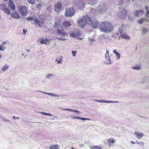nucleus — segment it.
<instances>
[{"instance_id": "obj_11", "label": "nucleus", "mask_w": 149, "mask_h": 149, "mask_svg": "<svg viewBox=\"0 0 149 149\" xmlns=\"http://www.w3.org/2000/svg\"><path fill=\"white\" fill-rule=\"evenodd\" d=\"M37 91L39 92L40 93H42L44 94H47L49 95L52 96H54L56 97H58L60 96H62V95H59L57 94H55L51 93H48L45 92H44L41 91Z\"/></svg>"}, {"instance_id": "obj_48", "label": "nucleus", "mask_w": 149, "mask_h": 149, "mask_svg": "<svg viewBox=\"0 0 149 149\" xmlns=\"http://www.w3.org/2000/svg\"><path fill=\"white\" fill-rule=\"evenodd\" d=\"M112 135H113V136H118V137H119L120 136V134H116L115 133H112Z\"/></svg>"}, {"instance_id": "obj_23", "label": "nucleus", "mask_w": 149, "mask_h": 149, "mask_svg": "<svg viewBox=\"0 0 149 149\" xmlns=\"http://www.w3.org/2000/svg\"><path fill=\"white\" fill-rule=\"evenodd\" d=\"M62 57L61 56L59 58H57L55 59V61L57 62V63L58 64H60L62 63Z\"/></svg>"}, {"instance_id": "obj_36", "label": "nucleus", "mask_w": 149, "mask_h": 149, "mask_svg": "<svg viewBox=\"0 0 149 149\" xmlns=\"http://www.w3.org/2000/svg\"><path fill=\"white\" fill-rule=\"evenodd\" d=\"M136 143L137 144H139L140 146H143L144 145V143L143 142H139L137 141H136Z\"/></svg>"}, {"instance_id": "obj_34", "label": "nucleus", "mask_w": 149, "mask_h": 149, "mask_svg": "<svg viewBox=\"0 0 149 149\" xmlns=\"http://www.w3.org/2000/svg\"><path fill=\"white\" fill-rule=\"evenodd\" d=\"M27 2L29 3L34 4L35 3L36 0H27Z\"/></svg>"}, {"instance_id": "obj_4", "label": "nucleus", "mask_w": 149, "mask_h": 149, "mask_svg": "<svg viewBox=\"0 0 149 149\" xmlns=\"http://www.w3.org/2000/svg\"><path fill=\"white\" fill-rule=\"evenodd\" d=\"M58 35H59L60 38H57V39L59 40H62L63 41L65 40L66 39L64 37L66 34L65 31L62 29H58L56 31Z\"/></svg>"}, {"instance_id": "obj_30", "label": "nucleus", "mask_w": 149, "mask_h": 149, "mask_svg": "<svg viewBox=\"0 0 149 149\" xmlns=\"http://www.w3.org/2000/svg\"><path fill=\"white\" fill-rule=\"evenodd\" d=\"M90 148L91 149H101V147L100 146H90Z\"/></svg>"}, {"instance_id": "obj_53", "label": "nucleus", "mask_w": 149, "mask_h": 149, "mask_svg": "<svg viewBox=\"0 0 149 149\" xmlns=\"http://www.w3.org/2000/svg\"><path fill=\"white\" fill-rule=\"evenodd\" d=\"M23 31L24 33V34H25V33H26V31H25L24 29H23Z\"/></svg>"}, {"instance_id": "obj_42", "label": "nucleus", "mask_w": 149, "mask_h": 149, "mask_svg": "<svg viewBox=\"0 0 149 149\" xmlns=\"http://www.w3.org/2000/svg\"><path fill=\"white\" fill-rule=\"evenodd\" d=\"M40 113L41 114L45 115H48V116H52V115L51 114H50L48 113H45V112H40Z\"/></svg>"}, {"instance_id": "obj_8", "label": "nucleus", "mask_w": 149, "mask_h": 149, "mask_svg": "<svg viewBox=\"0 0 149 149\" xmlns=\"http://www.w3.org/2000/svg\"><path fill=\"white\" fill-rule=\"evenodd\" d=\"M127 14V12L124 8H120V13L118 14L119 17L121 19L124 18Z\"/></svg>"}, {"instance_id": "obj_60", "label": "nucleus", "mask_w": 149, "mask_h": 149, "mask_svg": "<svg viewBox=\"0 0 149 149\" xmlns=\"http://www.w3.org/2000/svg\"><path fill=\"white\" fill-rule=\"evenodd\" d=\"M46 40H48L47 39H46V40H45V41H46Z\"/></svg>"}, {"instance_id": "obj_55", "label": "nucleus", "mask_w": 149, "mask_h": 149, "mask_svg": "<svg viewBox=\"0 0 149 149\" xmlns=\"http://www.w3.org/2000/svg\"><path fill=\"white\" fill-rule=\"evenodd\" d=\"M5 120L6 122H8L9 121H10V120H8V119H7V120Z\"/></svg>"}, {"instance_id": "obj_25", "label": "nucleus", "mask_w": 149, "mask_h": 149, "mask_svg": "<svg viewBox=\"0 0 149 149\" xmlns=\"http://www.w3.org/2000/svg\"><path fill=\"white\" fill-rule=\"evenodd\" d=\"M104 63L107 65H109L111 63L110 58H109V60L105 58V60L104 62Z\"/></svg>"}, {"instance_id": "obj_15", "label": "nucleus", "mask_w": 149, "mask_h": 149, "mask_svg": "<svg viewBox=\"0 0 149 149\" xmlns=\"http://www.w3.org/2000/svg\"><path fill=\"white\" fill-rule=\"evenodd\" d=\"M120 36L122 38H124L126 40H128L130 38V37L127 34L125 33H123L121 34Z\"/></svg>"}, {"instance_id": "obj_10", "label": "nucleus", "mask_w": 149, "mask_h": 149, "mask_svg": "<svg viewBox=\"0 0 149 149\" xmlns=\"http://www.w3.org/2000/svg\"><path fill=\"white\" fill-rule=\"evenodd\" d=\"M62 8L61 3L59 2L56 3L55 5V10L56 12H59Z\"/></svg>"}, {"instance_id": "obj_33", "label": "nucleus", "mask_w": 149, "mask_h": 149, "mask_svg": "<svg viewBox=\"0 0 149 149\" xmlns=\"http://www.w3.org/2000/svg\"><path fill=\"white\" fill-rule=\"evenodd\" d=\"M104 102L106 103H117L118 102L113 101H104Z\"/></svg>"}, {"instance_id": "obj_56", "label": "nucleus", "mask_w": 149, "mask_h": 149, "mask_svg": "<svg viewBox=\"0 0 149 149\" xmlns=\"http://www.w3.org/2000/svg\"><path fill=\"white\" fill-rule=\"evenodd\" d=\"M89 40H94V39H89Z\"/></svg>"}, {"instance_id": "obj_9", "label": "nucleus", "mask_w": 149, "mask_h": 149, "mask_svg": "<svg viewBox=\"0 0 149 149\" xmlns=\"http://www.w3.org/2000/svg\"><path fill=\"white\" fill-rule=\"evenodd\" d=\"M20 13L23 16H26L27 14V9L25 6H23L20 8Z\"/></svg>"}, {"instance_id": "obj_59", "label": "nucleus", "mask_w": 149, "mask_h": 149, "mask_svg": "<svg viewBox=\"0 0 149 149\" xmlns=\"http://www.w3.org/2000/svg\"><path fill=\"white\" fill-rule=\"evenodd\" d=\"M2 57V56L1 55H0V58Z\"/></svg>"}, {"instance_id": "obj_6", "label": "nucleus", "mask_w": 149, "mask_h": 149, "mask_svg": "<svg viewBox=\"0 0 149 149\" xmlns=\"http://www.w3.org/2000/svg\"><path fill=\"white\" fill-rule=\"evenodd\" d=\"M74 13V10L72 8H70L67 9L65 12V16L66 17H71L73 16Z\"/></svg>"}, {"instance_id": "obj_58", "label": "nucleus", "mask_w": 149, "mask_h": 149, "mask_svg": "<svg viewBox=\"0 0 149 149\" xmlns=\"http://www.w3.org/2000/svg\"><path fill=\"white\" fill-rule=\"evenodd\" d=\"M27 52H30V51H29V49H27Z\"/></svg>"}, {"instance_id": "obj_5", "label": "nucleus", "mask_w": 149, "mask_h": 149, "mask_svg": "<svg viewBox=\"0 0 149 149\" xmlns=\"http://www.w3.org/2000/svg\"><path fill=\"white\" fill-rule=\"evenodd\" d=\"M98 22L95 19L92 20L89 17L88 20V24L91 25L93 28H96L98 26Z\"/></svg>"}, {"instance_id": "obj_29", "label": "nucleus", "mask_w": 149, "mask_h": 149, "mask_svg": "<svg viewBox=\"0 0 149 149\" xmlns=\"http://www.w3.org/2000/svg\"><path fill=\"white\" fill-rule=\"evenodd\" d=\"M109 53L108 50L106 51V53L105 55V58L109 60Z\"/></svg>"}, {"instance_id": "obj_3", "label": "nucleus", "mask_w": 149, "mask_h": 149, "mask_svg": "<svg viewBox=\"0 0 149 149\" xmlns=\"http://www.w3.org/2000/svg\"><path fill=\"white\" fill-rule=\"evenodd\" d=\"M89 17L88 16H83L81 19L78 20L77 21L78 26L82 28H84L87 24L88 23Z\"/></svg>"}, {"instance_id": "obj_37", "label": "nucleus", "mask_w": 149, "mask_h": 149, "mask_svg": "<svg viewBox=\"0 0 149 149\" xmlns=\"http://www.w3.org/2000/svg\"><path fill=\"white\" fill-rule=\"evenodd\" d=\"M132 68L134 70H138L141 69L140 66H139L133 67Z\"/></svg>"}, {"instance_id": "obj_21", "label": "nucleus", "mask_w": 149, "mask_h": 149, "mask_svg": "<svg viewBox=\"0 0 149 149\" xmlns=\"http://www.w3.org/2000/svg\"><path fill=\"white\" fill-rule=\"evenodd\" d=\"M144 21L148 22L149 20L148 19H147L145 18H143L139 20L138 21V22L139 24H141Z\"/></svg>"}, {"instance_id": "obj_19", "label": "nucleus", "mask_w": 149, "mask_h": 149, "mask_svg": "<svg viewBox=\"0 0 149 149\" xmlns=\"http://www.w3.org/2000/svg\"><path fill=\"white\" fill-rule=\"evenodd\" d=\"M134 134H135L136 137L139 139L141 138L143 136V134L142 133H139L136 132H134Z\"/></svg>"}, {"instance_id": "obj_14", "label": "nucleus", "mask_w": 149, "mask_h": 149, "mask_svg": "<svg viewBox=\"0 0 149 149\" xmlns=\"http://www.w3.org/2000/svg\"><path fill=\"white\" fill-rule=\"evenodd\" d=\"M79 3L77 4V7L79 8H83L85 3H84L83 1L81 0H79Z\"/></svg>"}, {"instance_id": "obj_13", "label": "nucleus", "mask_w": 149, "mask_h": 149, "mask_svg": "<svg viewBox=\"0 0 149 149\" xmlns=\"http://www.w3.org/2000/svg\"><path fill=\"white\" fill-rule=\"evenodd\" d=\"M144 13V11L143 10H136L134 11V14L135 16L138 17L139 16H141Z\"/></svg>"}, {"instance_id": "obj_31", "label": "nucleus", "mask_w": 149, "mask_h": 149, "mask_svg": "<svg viewBox=\"0 0 149 149\" xmlns=\"http://www.w3.org/2000/svg\"><path fill=\"white\" fill-rule=\"evenodd\" d=\"M145 8L147 11L146 13V16L147 17H149V10H148V8L147 6H145Z\"/></svg>"}, {"instance_id": "obj_24", "label": "nucleus", "mask_w": 149, "mask_h": 149, "mask_svg": "<svg viewBox=\"0 0 149 149\" xmlns=\"http://www.w3.org/2000/svg\"><path fill=\"white\" fill-rule=\"evenodd\" d=\"M107 142H108L109 144L110 143H114L116 140L110 138L107 140Z\"/></svg>"}, {"instance_id": "obj_44", "label": "nucleus", "mask_w": 149, "mask_h": 149, "mask_svg": "<svg viewBox=\"0 0 149 149\" xmlns=\"http://www.w3.org/2000/svg\"><path fill=\"white\" fill-rule=\"evenodd\" d=\"M36 6L37 8L38 9H41V7L42 6V5H41V4L40 3L38 4H37Z\"/></svg>"}, {"instance_id": "obj_54", "label": "nucleus", "mask_w": 149, "mask_h": 149, "mask_svg": "<svg viewBox=\"0 0 149 149\" xmlns=\"http://www.w3.org/2000/svg\"><path fill=\"white\" fill-rule=\"evenodd\" d=\"M131 143L132 144H135V142L133 141H131Z\"/></svg>"}, {"instance_id": "obj_2", "label": "nucleus", "mask_w": 149, "mask_h": 149, "mask_svg": "<svg viewBox=\"0 0 149 149\" xmlns=\"http://www.w3.org/2000/svg\"><path fill=\"white\" fill-rule=\"evenodd\" d=\"M26 19L27 20H33L34 24L37 25L39 27H42L45 20L44 18L40 15L38 18L36 17H27Z\"/></svg>"}, {"instance_id": "obj_1", "label": "nucleus", "mask_w": 149, "mask_h": 149, "mask_svg": "<svg viewBox=\"0 0 149 149\" xmlns=\"http://www.w3.org/2000/svg\"><path fill=\"white\" fill-rule=\"evenodd\" d=\"M99 27L100 31L103 33H108L113 31V26L108 22H101Z\"/></svg>"}, {"instance_id": "obj_35", "label": "nucleus", "mask_w": 149, "mask_h": 149, "mask_svg": "<svg viewBox=\"0 0 149 149\" xmlns=\"http://www.w3.org/2000/svg\"><path fill=\"white\" fill-rule=\"evenodd\" d=\"M148 29L145 28H143L142 29V33L143 34L146 33L148 31Z\"/></svg>"}, {"instance_id": "obj_62", "label": "nucleus", "mask_w": 149, "mask_h": 149, "mask_svg": "<svg viewBox=\"0 0 149 149\" xmlns=\"http://www.w3.org/2000/svg\"><path fill=\"white\" fill-rule=\"evenodd\" d=\"M116 35H118L119 34H118V33H116Z\"/></svg>"}, {"instance_id": "obj_39", "label": "nucleus", "mask_w": 149, "mask_h": 149, "mask_svg": "<svg viewBox=\"0 0 149 149\" xmlns=\"http://www.w3.org/2000/svg\"><path fill=\"white\" fill-rule=\"evenodd\" d=\"M116 56V58L117 60H119L120 59V54L118 53L116 54H115Z\"/></svg>"}, {"instance_id": "obj_17", "label": "nucleus", "mask_w": 149, "mask_h": 149, "mask_svg": "<svg viewBox=\"0 0 149 149\" xmlns=\"http://www.w3.org/2000/svg\"><path fill=\"white\" fill-rule=\"evenodd\" d=\"M62 109L65 110H67L72 112H75V113L77 114H79L81 113L80 111L77 110H74L69 109H63V108H62Z\"/></svg>"}, {"instance_id": "obj_61", "label": "nucleus", "mask_w": 149, "mask_h": 149, "mask_svg": "<svg viewBox=\"0 0 149 149\" xmlns=\"http://www.w3.org/2000/svg\"><path fill=\"white\" fill-rule=\"evenodd\" d=\"M72 149H74V148H73L72 147Z\"/></svg>"}, {"instance_id": "obj_43", "label": "nucleus", "mask_w": 149, "mask_h": 149, "mask_svg": "<svg viewBox=\"0 0 149 149\" xmlns=\"http://www.w3.org/2000/svg\"><path fill=\"white\" fill-rule=\"evenodd\" d=\"M118 31L120 33V35L122 34L123 30L122 27L118 28Z\"/></svg>"}, {"instance_id": "obj_57", "label": "nucleus", "mask_w": 149, "mask_h": 149, "mask_svg": "<svg viewBox=\"0 0 149 149\" xmlns=\"http://www.w3.org/2000/svg\"><path fill=\"white\" fill-rule=\"evenodd\" d=\"M13 118L14 119H16V118H15V116H13Z\"/></svg>"}, {"instance_id": "obj_45", "label": "nucleus", "mask_w": 149, "mask_h": 149, "mask_svg": "<svg viewBox=\"0 0 149 149\" xmlns=\"http://www.w3.org/2000/svg\"><path fill=\"white\" fill-rule=\"evenodd\" d=\"M71 117L75 119H79V117L77 116H71Z\"/></svg>"}, {"instance_id": "obj_27", "label": "nucleus", "mask_w": 149, "mask_h": 149, "mask_svg": "<svg viewBox=\"0 0 149 149\" xmlns=\"http://www.w3.org/2000/svg\"><path fill=\"white\" fill-rule=\"evenodd\" d=\"M8 65L5 64L2 68L1 70L3 72L5 71L8 68Z\"/></svg>"}, {"instance_id": "obj_7", "label": "nucleus", "mask_w": 149, "mask_h": 149, "mask_svg": "<svg viewBox=\"0 0 149 149\" xmlns=\"http://www.w3.org/2000/svg\"><path fill=\"white\" fill-rule=\"evenodd\" d=\"M0 9L8 15L10 14V11L8 8H6L5 4L1 3L0 4Z\"/></svg>"}, {"instance_id": "obj_32", "label": "nucleus", "mask_w": 149, "mask_h": 149, "mask_svg": "<svg viewBox=\"0 0 149 149\" xmlns=\"http://www.w3.org/2000/svg\"><path fill=\"white\" fill-rule=\"evenodd\" d=\"M40 42L42 44H45L46 45H47V44H49V42L47 43L45 41H44V40L42 39H41L40 40Z\"/></svg>"}, {"instance_id": "obj_52", "label": "nucleus", "mask_w": 149, "mask_h": 149, "mask_svg": "<svg viewBox=\"0 0 149 149\" xmlns=\"http://www.w3.org/2000/svg\"><path fill=\"white\" fill-rule=\"evenodd\" d=\"M7 43V42H3L2 44V46L3 47H5L4 45Z\"/></svg>"}, {"instance_id": "obj_40", "label": "nucleus", "mask_w": 149, "mask_h": 149, "mask_svg": "<svg viewBox=\"0 0 149 149\" xmlns=\"http://www.w3.org/2000/svg\"><path fill=\"white\" fill-rule=\"evenodd\" d=\"M5 48L6 47H3L2 45H0V51H3Z\"/></svg>"}, {"instance_id": "obj_51", "label": "nucleus", "mask_w": 149, "mask_h": 149, "mask_svg": "<svg viewBox=\"0 0 149 149\" xmlns=\"http://www.w3.org/2000/svg\"><path fill=\"white\" fill-rule=\"evenodd\" d=\"M95 100L97 102H104V101H102L101 100Z\"/></svg>"}, {"instance_id": "obj_20", "label": "nucleus", "mask_w": 149, "mask_h": 149, "mask_svg": "<svg viewBox=\"0 0 149 149\" xmlns=\"http://www.w3.org/2000/svg\"><path fill=\"white\" fill-rule=\"evenodd\" d=\"M63 24L65 27H68L71 26V24L67 21H64L63 23Z\"/></svg>"}, {"instance_id": "obj_47", "label": "nucleus", "mask_w": 149, "mask_h": 149, "mask_svg": "<svg viewBox=\"0 0 149 149\" xmlns=\"http://www.w3.org/2000/svg\"><path fill=\"white\" fill-rule=\"evenodd\" d=\"M79 119H81V120H90V119H88V118H81V117H79Z\"/></svg>"}, {"instance_id": "obj_18", "label": "nucleus", "mask_w": 149, "mask_h": 149, "mask_svg": "<svg viewBox=\"0 0 149 149\" xmlns=\"http://www.w3.org/2000/svg\"><path fill=\"white\" fill-rule=\"evenodd\" d=\"M12 18H15L16 19H18L19 18V17L18 14L16 12H14L12 13L11 14Z\"/></svg>"}, {"instance_id": "obj_28", "label": "nucleus", "mask_w": 149, "mask_h": 149, "mask_svg": "<svg viewBox=\"0 0 149 149\" xmlns=\"http://www.w3.org/2000/svg\"><path fill=\"white\" fill-rule=\"evenodd\" d=\"M61 25L60 22L58 21H56L54 22V26L56 28H58Z\"/></svg>"}, {"instance_id": "obj_12", "label": "nucleus", "mask_w": 149, "mask_h": 149, "mask_svg": "<svg viewBox=\"0 0 149 149\" xmlns=\"http://www.w3.org/2000/svg\"><path fill=\"white\" fill-rule=\"evenodd\" d=\"M106 9V6L104 5H100L97 7V9L98 10V12L100 13H102V12L104 11Z\"/></svg>"}, {"instance_id": "obj_64", "label": "nucleus", "mask_w": 149, "mask_h": 149, "mask_svg": "<svg viewBox=\"0 0 149 149\" xmlns=\"http://www.w3.org/2000/svg\"><path fill=\"white\" fill-rule=\"evenodd\" d=\"M22 55H23V54H22Z\"/></svg>"}, {"instance_id": "obj_49", "label": "nucleus", "mask_w": 149, "mask_h": 149, "mask_svg": "<svg viewBox=\"0 0 149 149\" xmlns=\"http://www.w3.org/2000/svg\"><path fill=\"white\" fill-rule=\"evenodd\" d=\"M52 9V7L51 6H49L47 7V9L48 10L50 11Z\"/></svg>"}, {"instance_id": "obj_22", "label": "nucleus", "mask_w": 149, "mask_h": 149, "mask_svg": "<svg viewBox=\"0 0 149 149\" xmlns=\"http://www.w3.org/2000/svg\"><path fill=\"white\" fill-rule=\"evenodd\" d=\"M89 4H91L92 5H94L95 4V2L94 1H93L92 0H84Z\"/></svg>"}, {"instance_id": "obj_41", "label": "nucleus", "mask_w": 149, "mask_h": 149, "mask_svg": "<svg viewBox=\"0 0 149 149\" xmlns=\"http://www.w3.org/2000/svg\"><path fill=\"white\" fill-rule=\"evenodd\" d=\"M70 35L71 37L73 38H75L77 37V35L75 34H74L73 32L70 33Z\"/></svg>"}, {"instance_id": "obj_16", "label": "nucleus", "mask_w": 149, "mask_h": 149, "mask_svg": "<svg viewBox=\"0 0 149 149\" xmlns=\"http://www.w3.org/2000/svg\"><path fill=\"white\" fill-rule=\"evenodd\" d=\"M8 6L12 10H15V6L13 2L12 1H9V4L8 5Z\"/></svg>"}, {"instance_id": "obj_26", "label": "nucleus", "mask_w": 149, "mask_h": 149, "mask_svg": "<svg viewBox=\"0 0 149 149\" xmlns=\"http://www.w3.org/2000/svg\"><path fill=\"white\" fill-rule=\"evenodd\" d=\"M49 149H59V146L58 145H53L49 148Z\"/></svg>"}, {"instance_id": "obj_50", "label": "nucleus", "mask_w": 149, "mask_h": 149, "mask_svg": "<svg viewBox=\"0 0 149 149\" xmlns=\"http://www.w3.org/2000/svg\"><path fill=\"white\" fill-rule=\"evenodd\" d=\"M113 53L115 54H116L118 53L116 49L113 50Z\"/></svg>"}, {"instance_id": "obj_38", "label": "nucleus", "mask_w": 149, "mask_h": 149, "mask_svg": "<svg viewBox=\"0 0 149 149\" xmlns=\"http://www.w3.org/2000/svg\"><path fill=\"white\" fill-rule=\"evenodd\" d=\"M53 75V74H47L45 77V78L46 79H48L50 78Z\"/></svg>"}, {"instance_id": "obj_46", "label": "nucleus", "mask_w": 149, "mask_h": 149, "mask_svg": "<svg viewBox=\"0 0 149 149\" xmlns=\"http://www.w3.org/2000/svg\"><path fill=\"white\" fill-rule=\"evenodd\" d=\"M72 53L73 56H75L76 55V53H77L76 51H72Z\"/></svg>"}, {"instance_id": "obj_63", "label": "nucleus", "mask_w": 149, "mask_h": 149, "mask_svg": "<svg viewBox=\"0 0 149 149\" xmlns=\"http://www.w3.org/2000/svg\"><path fill=\"white\" fill-rule=\"evenodd\" d=\"M18 118H19L18 117H17V118H16V119H18Z\"/></svg>"}]
</instances>
